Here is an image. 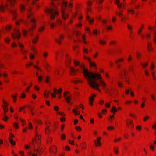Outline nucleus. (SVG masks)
Returning a JSON list of instances; mask_svg holds the SVG:
<instances>
[{"label": "nucleus", "mask_w": 156, "mask_h": 156, "mask_svg": "<svg viewBox=\"0 0 156 156\" xmlns=\"http://www.w3.org/2000/svg\"><path fill=\"white\" fill-rule=\"evenodd\" d=\"M84 77L88 82V84L90 87L98 90L99 92L101 91L99 88V86L102 87L104 89L107 86V84L100 74L85 70Z\"/></svg>", "instance_id": "1"}, {"label": "nucleus", "mask_w": 156, "mask_h": 156, "mask_svg": "<svg viewBox=\"0 0 156 156\" xmlns=\"http://www.w3.org/2000/svg\"><path fill=\"white\" fill-rule=\"evenodd\" d=\"M67 2L64 0L62 1L61 5V13L62 18L64 21H65L69 16L68 13L66 12V8L67 7Z\"/></svg>", "instance_id": "2"}, {"label": "nucleus", "mask_w": 156, "mask_h": 156, "mask_svg": "<svg viewBox=\"0 0 156 156\" xmlns=\"http://www.w3.org/2000/svg\"><path fill=\"white\" fill-rule=\"evenodd\" d=\"M45 12L47 13L50 14V19L51 20L55 19L59 14L58 11L56 9L47 8L45 9Z\"/></svg>", "instance_id": "3"}, {"label": "nucleus", "mask_w": 156, "mask_h": 156, "mask_svg": "<svg viewBox=\"0 0 156 156\" xmlns=\"http://www.w3.org/2000/svg\"><path fill=\"white\" fill-rule=\"evenodd\" d=\"M73 62L74 63V64L76 66H80V70H81V71H83V75H84V71L85 70H87V71H88L87 70V69H86L84 66V64H80V63L78 61L76 60L75 59H74L73 60Z\"/></svg>", "instance_id": "4"}, {"label": "nucleus", "mask_w": 156, "mask_h": 156, "mask_svg": "<svg viewBox=\"0 0 156 156\" xmlns=\"http://www.w3.org/2000/svg\"><path fill=\"white\" fill-rule=\"evenodd\" d=\"M21 36V34L20 31L17 28H16L14 32L12 34V37L14 39H19Z\"/></svg>", "instance_id": "5"}, {"label": "nucleus", "mask_w": 156, "mask_h": 156, "mask_svg": "<svg viewBox=\"0 0 156 156\" xmlns=\"http://www.w3.org/2000/svg\"><path fill=\"white\" fill-rule=\"evenodd\" d=\"M2 102L3 104L2 105V107L4 114H5L8 111V106L9 105V103L4 100H3Z\"/></svg>", "instance_id": "6"}, {"label": "nucleus", "mask_w": 156, "mask_h": 156, "mask_svg": "<svg viewBox=\"0 0 156 156\" xmlns=\"http://www.w3.org/2000/svg\"><path fill=\"white\" fill-rule=\"evenodd\" d=\"M101 137H98L94 141V145L96 147H99L101 146L102 144L101 142Z\"/></svg>", "instance_id": "7"}, {"label": "nucleus", "mask_w": 156, "mask_h": 156, "mask_svg": "<svg viewBox=\"0 0 156 156\" xmlns=\"http://www.w3.org/2000/svg\"><path fill=\"white\" fill-rule=\"evenodd\" d=\"M126 126L129 128H133L134 124L133 120L130 119H127L126 122Z\"/></svg>", "instance_id": "8"}, {"label": "nucleus", "mask_w": 156, "mask_h": 156, "mask_svg": "<svg viewBox=\"0 0 156 156\" xmlns=\"http://www.w3.org/2000/svg\"><path fill=\"white\" fill-rule=\"evenodd\" d=\"M65 36L64 34H62L59 35L58 38H55V41L59 44H60L62 40L64 39Z\"/></svg>", "instance_id": "9"}, {"label": "nucleus", "mask_w": 156, "mask_h": 156, "mask_svg": "<svg viewBox=\"0 0 156 156\" xmlns=\"http://www.w3.org/2000/svg\"><path fill=\"white\" fill-rule=\"evenodd\" d=\"M78 71V69H76L74 67L71 66L69 69V74L71 76H74L76 75V72Z\"/></svg>", "instance_id": "10"}, {"label": "nucleus", "mask_w": 156, "mask_h": 156, "mask_svg": "<svg viewBox=\"0 0 156 156\" xmlns=\"http://www.w3.org/2000/svg\"><path fill=\"white\" fill-rule=\"evenodd\" d=\"M41 138V135L38 133H36V134L35 139L33 140V143H34L35 142H36L37 144L40 143Z\"/></svg>", "instance_id": "11"}, {"label": "nucleus", "mask_w": 156, "mask_h": 156, "mask_svg": "<svg viewBox=\"0 0 156 156\" xmlns=\"http://www.w3.org/2000/svg\"><path fill=\"white\" fill-rule=\"evenodd\" d=\"M57 149V147L56 145H53L50 147L49 151L51 153L55 154L56 153Z\"/></svg>", "instance_id": "12"}, {"label": "nucleus", "mask_w": 156, "mask_h": 156, "mask_svg": "<svg viewBox=\"0 0 156 156\" xmlns=\"http://www.w3.org/2000/svg\"><path fill=\"white\" fill-rule=\"evenodd\" d=\"M151 34L150 32L146 33L145 35L141 34V38L142 39L146 38L147 39H150L151 38Z\"/></svg>", "instance_id": "13"}, {"label": "nucleus", "mask_w": 156, "mask_h": 156, "mask_svg": "<svg viewBox=\"0 0 156 156\" xmlns=\"http://www.w3.org/2000/svg\"><path fill=\"white\" fill-rule=\"evenodd\" d=\"M8 5L7 3H6L4 5L3 3L0 5V11L3 12L5 11L8 7Z\"/></svg>", "instance_id": "14"}, {"label": "nucleus", "mask_w": 156, "mask_h": 156, "mask_svg": "<svg viewBox=\"0 0 156 156\" xmlns=\"http://www.w3.org/2000/svg\"><path fill=\"white\" fill-rule=\"evenodd\" d=\"M96 97V95L94 94H92L91 96L89 97V103L90 105H93V101L94 100V98Z\"/></svg>", "instance_id": "15"}, {"label": "nucleus", "mask_w": 156, "mask_h": 156, "mask_svg": "<svg viewBox=\"0 0 156 156\" xmlns=\"http://www.w3.org/2000/svg\"><path fill=\"white\" fill-rule=\"evenodd\" d=\"M66 66H69L71 62V59L70 57L67 54L66 55Z\"/></svg>", "instance_id": "16"}, {"label": "nucleus", "mask_w": 156, "mask_h": 156, "mask_svg": "<svg viewBox=\"0 0 156 156\" xmlns=\"http://www.w3.org/2000/svg\"><path fill=\"white\" fill-rule=\"evenodd\" d=\"M147 48L149 51H152L154 50V48L152 46V43L150 42H148L147 44Z\"/></svg>", "instance_id": "17"}, {"label": "nucleus", "mask_w": 156, "mask_h": 156, "mask_svg": "<svg viewBox=\"0 0 156 156\" xmlns=\"http://www.w3.org/2000/svg\"><path fill=\"white\" fill-rule=\"evenodd\" d=\"M125 61L124 58L122 57L117 59L115 62L116 64H119L120 63H123Z\"/></svg>", "instance_id": "18"}, {"label": "nucleus", "mask_w": 156, "mask_h": 156, "mask_svg": "<svg viewBox=\"0 0 156 156\" xmlns=\"http://www.w3.org/2000/svg\"><path fill=\"white\" fill-rule=\"evenodd\" d=\"M144 25L143 24H141L140 27L139 28L137 31V33L138 35L141 34L143 31V30L144 28Z\"/></svg>", "instance_id": "19"}, {"label": "nucleus", "mask_w": 156, "mask_h": 156, "mask_svg": "<svg viewBox=\"0 0 156 156\" xmlns=\"http://www.w3.org/2000/svg\"><path fill=\"white\" fill-rule=\"evenodd\" d=\"M18 96V94L17 93H15L11 95V97L13 98L12 101L15 103L17 101V98Z\"/></svg>", "instance_id": "20"}, {"label": "nucleus", "mask_w": 156, "mask_h": 156, "mask_svg": "<svg viewBox=\"0 0 156 156\" xmlns=\"http://www.w3.org/2000/svg\"><path fill=\"white\" fill-rule=\"evenodd\" d=\"M113 151L114 153L117 155L119 153V147L118 146H114L113 148Z\"/></svg>", "instance_id": "21"}, {"label": "nucleus", "mask_w": 156, "mask_h": 156, "mask_svg": "<svg viewBox=\"0 0 156 156\" xmlns=\"http://www.w3.org/2000/svg\"><path fill=\"white\" fill-rule=\"evenodd\" d=\"M62 90L63 89L62 88H60L58 90H57V89L55 88H54L53 89V91L56 94H61Z\"/></svg>", "instance_id": "22"}, {"label": "nucleus", "mask_w": 156, "mask_h": 156, "mask_svg": "<svg viewBox=\"0 0 156 156\" xmlns=\"http://www.w3.org/2000/svg\"><path fill=\"white\" fill-rule=\"evenodd\" d=\"M45 67L47 71L49 72H50L52 69L51 66L47 62L45 63Z\"/></svg>", "instance_id": "23"}, {"label": "nucleus", "mask_w": 156, "mask_h": 156, "mask_svg": "<svg viewBox=\"0 0 156 156\" xmlns=\"http://www.w3.org/2000/svg\"><path fill=\"white\" fill-rule=\"evenodd\" d=\"M16 1V0H7V2L10 4L11 6L13 7L15 5Z\"/></svg>", "instance_id": "24"}, {"label": "nucleus", "mask_w": 156, "mask_h": 156, "mask_svg": "<svg viewBox=\"0 0 156 156\" xmlns=\"http://www.w3.org/2000/svg\"><path fill=\"white\" fill-rule=\"evenodd\" d=\"M80 147L82 150H85L87 147V143H86V142H82L81 144Z\"/></svg>", "instance_id": "25"}, {"label": "nucleus", "mask_w": 156, "mask_h": 156, "mask_svg": "<svg viewBox=\"0 0 156 156\" xmlns=\"http://www.w3.org/2000/svg\"><path fill=\"white\" fill-rule=\"evenodd\" d=\"M50 94V91L47 90L44 91V96L45 98H48L49 97V95Z\"/></svg>", "instance_id": "26"}, {"label": "nucleus", "mask_w": 156, "mask_h": 156, "mask_svg": "<svg viewBox=\"0 0 156 156\" xmlns=\"http://www.w3.org/2000/svg\"><path fill=\"white\" fill-rule=\"evenodd\" d=\"M86 19L88 20L90 23H92L94 22V19L93 18L90 19L88 15H87Z\"/></svg>", "instance_id": "27"}, {"label": "nucleus", "mask_w": 156, "mask_h": 156, "mask_svg": "<svg viewBox=\"0 0 156 156\" xmlns=\"http://www.w3.org/2000/svg\"><path fill=\"white\" fill-rule=\"evenodd\" d=\"M32 9L31 8H29L28 10V14L27 16L28 18H30L34 14V13L33 12H31Z\"/></svg>", "instance_id": "28"}, {"label": "nucleus", "mask_w": 156, "mask_h": 156, "mask_svg": "<svg viewBox=\"0 0 156 156\" xmlns=\"http://www.w3.org/2000/svg\"><path fill=\"white\" fill-rule=\"evenodd\" d=\"M39 39V36L38 35H37L35 37H34L32 40V43L33 44H36L38 41Z\"/></svg>", "instance_id": "29"}, {"label": "nucleus", "mask_w": 156, "mask_h": 156, "mask_svg": "<svg viewBox=\"0 0 156 156\" xmlns=\"http://www.w3.org/2000/svg\"><path fill=\"white\" fill-rule=\"evenodd\" d=\"M115 4H116L118 8H120L122 5V3H120V1L119 0H115Z\"/></svg>", "instance_id": "30"}, {"label": "nucleus", "mask_w": 156, "mask_h": 156, "mask_svg": "<svg viewBox=\"0 0 156 156\" xmlns=\"http://www.w3.org/2000/svg\"><path fill=\"white\" fill-rule=\"evenodd\" d=\"M13 127L16 130L20 128V126L17 122H14L13 124Z\"/></svg>", "instance_id": "31"}, {"label": "nucleus", "mask_w": 156, "mask_h": 156, "mask_svg": "<svg viewBox=\"0 0 156 156\" xmlns=\"http://www.w3.org/2000/svg\"><path fill=\"white\" fill-rule=\"evenodd\" d=\"M82 41L85 44L87 43V42L86 38V35L85 34H83L82 37Z\"/></svg>", "instance_id": "32"}, {"label": "nucleus", "mask_w": 156, "mask_h": 156, "mask_svg": "<svg viewBox=\"0 0 156 156\" xmlns=\"http://www.w3.org/2000/svg\"><path fill=\"white\" fill-rule=\"evenodd\" d=\"M72 112L75 115H78L80 114V112L78 110H77L76 109H73Z\"/></svg>", "instance_id": "33"}, {"label": "nucleus", "mask_w": 156, "mask_h": 156, "mask_svg": "<svg viewBox=\"0 0 156 156\" xmlns=\"http://www.w3.org/2000/svg\"><path fill=\"white\" fill-rule=\"evenodd\" d=\"M64 97L65 98V99L68 103H70L71 98V96H68Z\"/></svg>", "instance_id": "34"}, {"label": "nucleus", "mask_w": 156, "mask_h": 156, "mask_svg": "<svg viewBox=\"0 0 156 156\" xmlns=\"http://www.w3.org/2000/svg\"><path fill=\"white\" fill-rule=\"evenodd\" d=\"M99 43L100 44L103 46L105 45L106 44V42L105 40L101 39L99 40Z\"/></svg>", "instance_id": "35"}, {"label": "nucleus", "mask_w": 156, "mask_h": 156, "mask_svg": "<svg viewBox=\"0 0 156 156\" xmlns=\"http://www.w3.org/2000/svg\"><path fill=\"white\" fill-rule=\"evenodd\" d=\"M18 45L20 48V50H21L24 48V45L21 42H19Z\"/></svg>", "instance_id": "36"}, {"label": "nucleus", "mask_w": 156, "mask_h": 156, "mask_svg": "<svg viewBox=\"0 0 156 156\" xmlns=\"http://www.w3.org/2000/svg\"><path fill=\"white\" fill-rule=\"evenodd\" d=\"M45 133L47 134H49L51 133V131L50 130L49 126H47L45 130Z\"/></svg>", "instance_id": "37"}, {"label": "nucleus", "mask_w": 156, "mask_h": 156, "mask_svg": "<svg viewBox=\"0 0 156 156\" xmlns=\"http://www.w3.org/2000/svg\"><path fill=\"white\" fill-rule=\"evenodd\" d=\"M149 149L152 152H154L155 150V147L153 144H151L149 146Z\"/></svg>", "instance_id": "38"}, {"label": "nucleus", "mask_w": 156, "mask_h": 156, "mask_svg": "<svg viewBox=\"0 0 156 156\" xmlns=\"http://www.w3.org/2000/svg\"><path fill=\"white\" fill-rule=\"evenodd\" d=\"M82 26V24L81 21H79V23H77L76 25V27L77 28H81Z\"/></svg>", "instance_id": "39"}, {"label": "nucleus", "mask_w": 156, "mask_h": 156, "mask_svg": "<svg viewBox=\"0 0 156 156\" xmlns=\"http://www.w3.org/2000/svg\"><path fill=\"white\" fill-rule=\"evenodd\" d=\"M135 11L133 10L129 9L127 11V13L128 14H131L133 15L134 14Z\"/></svg>", "instance_id": "40"}, {"label": "nucleus", "mask_w": 156, "mask_h": 156, "mask_svg": "<svg viewBox=\"0 0 156 156\" xmlns=\"http://www.w3.org/2000/svg\"><path fill=\"white\" fill-rule=\"evenodd\" d=\"M117 110L116 109V108L115 106H113L111 110V112L112 113L115 114L117 112Z\"/></svg>", "instance_id": "41"}, {"label": "nucleus", "mask_w": 156, "mask_h": 156, "mask_svg": "<svg viewBox=\"0 0 156 156\" xmlns=\"http://www.w3.org/2000/svg\"><path fill=\"white\" fill-rule=\"evenodd\" d=\"M100 33V32L97 29H95L93 31V34L95 35H96Z\"/></svg>", "instance_id": "42"}, {"label": "nucleus", "mask_w": 156, "mask_h": 156, "mask_svg": "<svg viewBox=\"0 0 156 156\" xmlns=\"http://www.w3.org/2000/svg\"><path fill=\"white\" fill-rule=\"evenodd\" d=\"M155 67V64L154 62L151 63L150 66V69L151 70L153 71Z\"/></svg>", "instance_id": "43"}, {"label": "nucleus", "mask_w": 156, "mask_h": 156, "mask_svg": "<svg viewBox=\"0 0 156 156\" xmlns=\"http://www.w3.org/2000/svg\"><path fill=\"white\" fill-rule=\"evenodd\" d=\"M52 138L51 136L48 137L47 140V141L48 143L51 144L52 141Z\"/></svg>", "instance_id": "44"}, {"label": "nucleus", "mask_w": 156, "mask_h": 156, "mask_svg": "<svg viewBox=\"0 0 156 156\" xmlns=\"http://www.w3.org/2000/svg\"><path fill=\"white\" fill-rule=\"evenodd\" d=\"M12 27V25L11 24H8L6 26L5 29L7 31H9Z\"/></svg>", "instance_id": "45"}, {"label": "nucleus", "mask_w": 156, "mask_h": 156, "mask_svg": "<svg viewBox=\"0 0 156 156\" xmlns=\"http://www.w3.org/2000/svg\"><path fill=\"white\" fill-rule=\"evenodd\" d=\"M132 103V101L131 100H127L125 102V104L126 105H131Z\"/></svg>", "instance_id": "46"}, {"label": "nucleus", "mask_w": 156, "mask_h": 156, "mask_svg": "<svg viewBox=\"0 0 156 156\" xmlns=\"http://www.w3.org/2000/svg\"><path fill=\"white\" fill-rule=\"evenodd\" d=\"M71 82L74 84H77L80 82V81L76 79H73L72 80Z\"/></svg>", "instance_id": "47"}, {"label": "nucleus", "mask_w": 156, "mask_h": 156, "mask_svg": "<svg viewBox=\"0 0 156 156\" xmlns=\"http://www.w3.org/2000/svg\"><path fill=\"white\" fill-rule=\"evenodd\" d=\"M117 84L119 88H123V87L122 83L120 81H118L117 83Z\"/></svg>", "instance_id": "48"}, {"label": "nucleus", "mask_w": 156, "mask_h": 156, "mask_svg": "<svg viewBox=\"0 0 156 156\" xmlns=\"http://www.w3.org/2000/svg\"><path fill=\"white\" fill-rule=\"evenodd\" d=\"M9 141L12 145L14 146L16 145V144L15 142L12 139H9Z\"/></svg>", "instance_id": "49"}, {"label": "nucleus", "mask_w": 156, "mask_h": 156, "mask_svg": "<svg viewBox=\"0 0 156 156\" xmlns=\"http://www.w3.org/2000/svg\"><path fill=\"white\" fill-rule=\"evenodd\" d=\"M22 33L23 36L25 37L27 35V31L26 30L24 29L22 30Z\"/></svg>", "instance_id": "50"}, {"label": "nucleus", "mask_w": 156, "mask_h": 156, "mask_svg": "<svg viewBox=\"0 0 156 156\" xmlns=\"http://www.w3.org/2000/svg\"><path fill=\"white\" fill-rule=\"evenodd\" d=\"M127 27L128 30L130 32H131L132 31L133 27L132 26L129 24H127Z\"/></svg>", "instance_id": "51"}, {"label": "nucleus", "mask_w": 156, "mask_h": 156, "mask_svg": "<svg viewBox=\"0 0 156 156\" xmlns=\"http://www.w3.org/2000/svg\"><path fill=\"white\" fill-rule=\"evenodd\" d=\"M90 67H96V64L94 62H90Z\"/></svg>", "instance_id": "52"}, {"label": "nucleus", "mask_w": 156, "mask_h": 156, "mask_svg": "<svg viewBox=\"0 0 156 156\" xmlns=\"http://www.w3.org/2000/svg\"><path fill=\"white\" fill-rule=\"evenodd\" d=\"M32 83L31 82L30 85L26 89V91L27 92H29V89L32 87Z\"/></svg>", "instance_id": "53"}, {"label": "nucleus", "mask_w": 156, "mask_h": 156, "mask_svg": "<svg viewBox=\"0 0 156 156\" xmlns=\"http://www.w3.org/2000/svg\"><path fill=\"white\" fill-rule=\"evenodd\" d=\"M107 130L108 131H113L115 129V128L112 126H109L107 128Z\"/></svg>", "instance_id": "54"}, {"label": "nucleus", "mask_w": 156, "mask_h": 156, "mask_svg": "<svg viewBox=\"0 0 156 156\" xmlns=\"http://www.w3.org/2000/svg\"><path fill=\"white\" fill-rule=\"evenodd\" d=\"M25 10V8L24 5H20V10L21 12H23Z\"/></svg>", "instance_id": "55"}, {"label": "nucleus", "mask_w": 156, "mask_h": 156, "mask_svg": "<svg viewBox=\"0 0 156 156\" xmlns=\"http://www.w3.org/2000/svg\"><path fill=\"white\" fill-rule=\"evenodd\" d=\"M156 28V27L154 26H152L151 25H149L148 26V30H154Z\"/></svg>", "instance_id": "56"}, {"label": "nucleus", "mask_w": 156, "mask_h": 156, "mask_svg": "<svg viewBox=\"0 0 156 156\" xmlns=\"http://www.w3.org/2000/svg\"><path fill=\"white\" fill-rule=\"evenodd\" d=\"M4 41L6 43L8 44H9L10 43V42L11 41V39L10 38L8 37H7L5 38Z\"/></svg>", "instance_id": "57"}, {"label": "nucleus", "mask_w": 156, "mask_h": 156, "mask_svg": "<svg viewBox=\"0 0 156 156\" xmlns=\"http://www.w3.org/2000/svg\"><path fill=\"white\" fill-rule=\"evenodd\" d=\"M36 25L35 23L33 24L32 25L30 29L29 30L31 31H33V30L36 28Z\"/></svg>", "instance_id": "58"}, {"label": "nucleus", "mask_w": 156, "mask_h": 156, "mask_svg": "<svg viewBox=\"0 0 156 156\" xmlns=\"http://www.w3.org/2000/svg\"><path fill=\"white\" fill-rule=\"evenodd\" d=\"M150 119V117L148 115H146L143 119L144 122H146Z\"/></svg>", "instance_id": "59"}, {"label": "nucleus", "mask_w": 156, "mask_h": 156, "mask_svg": "<svg viewBox=\"0 0 156 156\" xmlns=\"http://www.w3.org/2000/svg\"><path fill=\"white\" fill-rule=\"evenodd\" d=\"M136 129L138 131H140L142 130V128L141 125H139L136 127Z\"/></svg>", "instance_id": "60"}, {"label": "nucleus", "mask_w": 156, "mask_h": 156, "mask_svg": "<svg viewBox=\"0 0 156 156\" xmlns=\"http://www.w3.org/2000/svg\"><path fill=\"white\" fill-rule=\"evenodd\" d=\"M148 62H146L142 64L141 65L143 68H145L148 66Z\"/></svg>", "instance_id": "61"}, {"label": "nucleus", "mask_w": 156, "mask_h": 156, "mask_svg": "<svg viewBox=\"0 0 156 156\" xmlns=\"http://www.w3.org/2000/svg\"><path fill=\"white\" fill-rule=\"evenodd\" d=\"M26 93H23L21 94L20 98L21 99H24L26 98Z\"/></svg>", "instance_id": "62"}, {"label": "nucleus", "mask_w": 156, "mask_h": 156, "mask_svg": "<svg viewBox=\"0 0 156 156\" xmlns=\"http://www.w3.org/2000/svg\"><path fill=\"white\" fill-rule=\"evenodd\" d=\"M35 57V55L33 53H31L30 55L29 58L31 60H33L34 59Z\"/></svg>", "instance_id": "63"}, {"label": "nucleus", "mask_w": 156, "mask_h": 156, "mask_svg": "<svg viewBox=\"0 0 156 156\" xmlns=\"http://www.w3.org/2000/svg\"><path fill=\"white\" fill-rule=\"evenodd\" d=\"M33 63L31 62H27L26 65V67L27 68H29L32 65Z\"/></svg>", "instance_id": "64"}]
</instances>
